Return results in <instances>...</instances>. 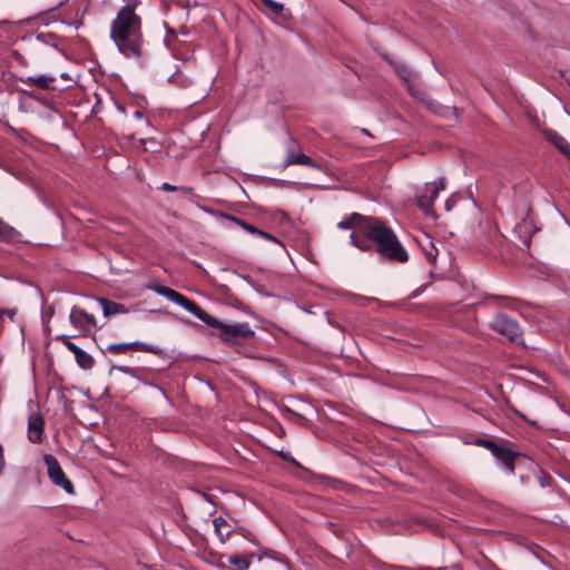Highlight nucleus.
Listing matches in <instances>:
<instances>
[{"label": "nucleus", "instance_id": "f257e3e1", "mask_svg": "<svg viewBox=\"0 0 570 570\" xmlns=\"http://www.w3.org/2000/svg\"><path fill=\"white\" fill-rule=\"evenodd\" d=\"M337 227L354 229L350 235V243L362 252L374 250L390 262L406 263L409 261V254L394 230L376 217L352 213L338 222Z\"/></svg>", "mask_w": 570, "mask_h": 570}, {"label": "nucleus", "instance_id": "f03ea898", "mask_svg": "<svg viewBox=\"0 0 570 570\" xmlns=\"http://www.w3.org/2000/svg\"><path fill=\"white\" fill-rule=\"evenodd\" d=\"M149 288L158 295H161L178 304L184 309L204 322L212 328L210 334L217 336L223 343L227 345L240 346L242 340L252 338L255 335V331L249 326L248 323L225 324L218 318L208 314L197 303L170 287L164 285H153Z\"/></svg>", "mask_w": 570, "mask_h": 570}, {"label": "nucleus", "instance_id": "7ed1b4c3", "mask_svg": "<svg viewBox=\"0 0 570 570\" xmlns=\"http://www.w3.org/2000/svg\"><path fill=\"white\" fill-rule=\"evenodd\" d=\"M140 3V0H127L110 26V39L119 52L128 59L138 61L145 58L141 18L136 13V8Z\"/></svg>", "mask_w": 570, "mask_h": 570}, {"label": "nucleus", "instance_id": "20e7f679", "mask_svg": "<svg viewBox=\"0 0 570 570\" xmlns=\"http://www.w3.org/2000/svg\"><path fill=\"white\" fill-rule=\"evenodd\" d=\"M489 326L502 336H505L510 342L522 344V330L519 323L507 314L498 313Z\"/></svg>", "mask_w": 570, "mask_h": 570}, {"label": "nucleus", "instance_id": "39448f33", "mask_svg": "<svg viewBox=\"0 0 570 570\" xmlns=\"http://www.w3.org/2000/svg\"><path fill=\"white\" fill-rule=\"evenodd\" d=\"M445 187V177H439L432 183H425L415 193L416 205L425 213H433V204L439 193Z\"/></svg>", "mask_w": 570, "mask_h": 570}, {"label": "nucleus", "instance_id": "423d86ee", "mask_svg": "<svg viewBox=\"0 0 570 570\" xmlns=\"http://www.w3.org/2000/svg\"><path fill=\"white\" fill-rule=\"evenodd\" d=\"M43 462L47 466V473L50 481L55 485L62 488L68 494H73L75 487L65 474L57 458L52 454H46L43 456Z\"/></svg>", "mask_w": 570, "mask_h": 570}, {"label": "nucleus", "instance_id": "0eeeda50", "mask_svg": "<svg viewBox=\"0 0 570 570\" xmlns=\"http://www.w3.org/2000/svg\"><path fill=\"white\" fill-rule=\"evenodd\" d=\"M70 323L79 328L83 336L90 334L91 328L96 326V318L92 314L87 313L86 311L73 307L69 315Z\"/></svg>", "mask_w": 570, "mask_h": 570}, {"label": "nucleus", "instance_id": "6e6552de", "mask_svg": "<svg viewBox=\"0 0 570 570\" xmlns=\"http://www.w3.org/2000/svg\"><path fill=\"white\" fill-rule=\"evenodd\" d=\"M57 340H59L71 353H73L75 360L81 368L90 370L94 367V357L78 345H76L73 342H71L70 336L59 335L57 336Z\"/></svg>", "mask_w": 570, "mask_h": 570}, {"label": "nucleus", "instance_id": "1a4fd4ad", "mask_svg": "<svg viewBox=\"0 0 570 570\" xmlns=\"http://www.w3.org/2000/svg\"><path fill=\"white\" fill-rule=\"evenodd\" d=\"M492 455L511 473L515 472V461L522 454L508 448L504 443H500Z\"/></svg>", "mask_w": 570, "mask_h": 570}, {"label": "nucleus", "instance_id": "9d476101", "mask_svg": "<svg viewBox=\"0 0 570 570\" xmlns=\"http://www.w3.org/2000/svg\"><path fill=\"white\" fill-rule=\"evenodd\" d=\"M45 419L40 413H32L28 417L27 436L31 443L39 444L43 440Z\"/></svg>", "mask_w": 570, "mask_h": 570}, {"label": "nucleus", "instance_id": "9b49d317", "mask_svg": "<svg viewBox=\"0 0 570 570\" xmlns=\"http://www.w3.org/2000/svg\"><path fill=\"white\" fill-rule=\"evenodd\" d=\"M0 243L17 246L26 242L22 240V233L20 230L0 218Z\"/></svg>", "mask_w": 570, "mask_h": 570}, {"label": "nucleus", "instance_id": "f8f14e48", "mask_svg": "<svg viewBox=\"0 0 570 570\" xmlns=\"http://www.w3.org/2000/svg\"><path fill=\"white\" fill-rule=\"evenodd\" d=\"M291 165H302L311 168H320L317 163L309 156L302 153H295L294 149L287 148L286 158L283 166L288 167Z\"/></svg>", "mask_w": 570, "mask_h": 570}, {"label": "nucleus", "instance_id": "ddd939ff", "mask_svg": "<svg viewBox=\"0 0 570 570\" xmlns=\"http://www.w3.org/2000/svg\"><path fill=\"white\" fill-rule=\"evenodd\" d=\"M96 299L101 306L102 314L106 317L128 313V308L124 304L110 301L106 297H97Z\"/></svg>", "mask_w": 570, "mask_h": 570}, {"label": "nucleus", "instance_id": "4468645a", "mask_svg": "<svg viewBox=\"0 0 570 570\" xmlns=\"http://www.w3.org/2000/svg\"><path fill=\"white\" fill-rule=\"evenodd\" d=\"M219 560L223 566L226 563L229 566L232 570H247L250 566L248 557L239 556V554H222Z\"/></svg>", "mask_w": 570, "mask_h": 570}, {"label": "nucleus", "instance_id": "2eb2a0df", "mask_svg": "<svg viewBox=\"0 0 570 570\" xmlns=\"http://www.w3.org/2000/svg\"><path fill=\"white\" fill-rule=\"evenodd\" d=\"M544 137L552 142L560 153L570 159V144L563 136L556 130H546Z\"/></svg>", "mask_w": 570, "mask_h": 570}, {"label": "nucleus", "instance_id": "dca6fc26", "mask_svg": "<svg viewBox=\"0 0 570 570\" xmlns=\"http://www.w3.org/2000/svg\"><path fill=\"white\" fill-rule=\"evenodd\" d=\"M56 80L55 77H50L47 75H40L38 77H19L18 81L22 83H30L36 86L37 88L41 90H53L55 88L51 86V83Z\"/></svg>", "mask_w": 570, "mask_h": 570}, {"label": "nucleus", "instance_id": "f3484780", "mask_svg": "<svg viewBox=\"0 0 570 570\" xmlns=\"http://www.w3.org/2000/svg\"><path fill=\"white\" fill-rule=\"evenodd\" d=\"M213 525L215 533L222 543H225L227 538L235 531L223 517L215 518Z\"/></svg>", "mask_w": 570, "mask_h": 570}, {"label": "nucleus", "instance_id": "a211bd4d", "mask_svg": "<svg viewBox=\"0 0 570 570\" xmlns=\"http://www.w3.org/2000/svg\"><path fill=\"white\" fill-rule=\"evenodd\" d=\"M139 351V352H146L151 353L155 355L160 356L163 354V350L154 344H148L139 341L129 342L128 343V351Z\"/></svg>", "mask_w": 570, "mask_h": 570}, {"label": "nucleus", "instance_id": "6ab92c4d", "mask_svg": "<svg viewBox=\"0 0 570 570\" xmlns=\"http://www.w3.org/2000/svg\"><path fill=\"white\" fill-rule=\"evenodd\" d=\"M165 29L166 37L164 39V43L169 50L176 51L178 49V46L181 43L178 39V33L168 23H165Z\"/></svg>", "mask_w": 570, "mask_h": 570}, {"label": "nucleus", "instance_id": "aec40b11", "mask_svg": "<svg viewBox=\"0 0 570 570\" xmlns=\"http://www.w3.org/2000/svg\"><path fill=\"white\" fill-rule=\"evenodd\" d=\"M421 100L425 104L429 110L440 116H444L445 111L448 110L446 108L442 107L439 102L431 99L430 96L428 95H423L421 97Z\"/></svg>", "mask_w": 570, "mask_h": 570}, {"label": "nucleus", "instance_id": "412c9836", "mask_svg": "<svg viewBox=\"0 0 570 570\" xmlns=\"http://www.w3.org/2000/svg\"><path fill=\"white\" fill-rule=\"evenodd\" d=\"M264 7L275 16H282L284 11V4L274 0H261Z\"/></svg>", "mask_w": 570, "mask_h": 570}, {"label": "nucleus", "instance_id": "4be33fe9", "mask_svg": "<svg viewBox=\"0 0 570 570\" xmlns=\"http://www.w3.org/2000/svg\"><path fill=\"white\" fill-rule=\"evenodd\" d=\"M474 444L485 448L491 453H493L500 443L484 438H476Z\"/></svg>", "mask_w": 570, "mask_h": 570}, {"label": "nucleus", "instance_id": "5701e85b", "mask_svg": "<svg viewBox=\"0 0 570 570\" xmlns=\"http://www.w3.org/2000/svg\"><path fill=\"white\" fill-rule=\"evenodd\" d=\"M56 39H57V36L51 32H41V33L37 35L38 41H41V42L52 46L55 48L57 47Z\"/></svg>", "mask_w": 570, "mask_h": 570}, {"label": "nucleus", "instance_id": "b1692460", "mask_svg": "<svg viewBox=\"0 0 570 570\" xmlns=\"http://www.w3.org/2000/svg\"><path fill=\"white\" fill-rule=\"evenodd\" d=\"M106 351L112 354H126L128 352V343H114L106 347Z\"/></svg>", "mask_w": 570, "mask_h": 570}, {"label": "nucleus", "instance_id": "393cba45", "mask_svg": "<svg viewBox=\"0 0 570 570\" xmlns=\"http://www.w3.org/2000/svg\"><path fill=\"white\" fill-rule=\"evenodd\" d=\"M205 212L209 213V214H214V215H217L222 218H225L227 220H230L233 223H235L236 225L239 226V223H242L243 219H240L239 217H236L234 215H230V214H227V213H223V212H215L213 209H208V208H203Z\"/></svg>", "mask_w": 570, "mask_h": 570}, {"label": "nucleus", "instance_id": "a878e982", "mask_svg": "<svg viewBox=\"0 0 570 570\" xmlns=\"http://www.w3.org/2000/svg\"><path fill=\"white\" fill-rule=\"evenodd\" d=\"M234 533H237L239 534L240 537L247 539L248 541L253 542L255 546H259L258 542L256 541L255 537L253 535V533L245 529V528H234Z\"/></svg>", "mask_w": 570, "mask_h": 570}, {"label": "nucleus", "instance_id": "bb28decb", "mask_svg": "<svg viewBox=\"0 0 570 570\" xmlns=\"http://www.w3.org/2000/svg\"><path fill=\"white\" fill-rule=\"evenodd\" d=\"M394 68H395V71L396 73L402 78V79H407L411 77V71L410 69L407 68L406 65H403V63H396L394 65Z\"/></svg>", "mask_w": 570, "mask_h": 570}, {"label": "nucleus", "instance_id": "cd10ccee", "mask_svg": "<svg viewBox=\"0 0 570 570\" xmlns=\"http://www.w3.org/2000/svg\"><path fill=\"white\" fill-rule=\"evenodd\" d=\"M262 550V556L263 557H267V558H271V559H274V560H277V561H282L283 560V556H281L278 552L274 551V550H268V549H265V548H261Z\"/></svg>", "mask_w": 570, "mask_h": 570}, {"label": "nucleus", "instance_id": "c85d7f7f", "mask_svg": "<svg viewBox=\"0 0 570 570\" xmlns=\"http://www.w3.org/2000/svg\"><path fill=\"white\" fill-rule=\"evenodd\" d=\"M256 235H258V236L263 237V238H264V239H266V240H269V242H274V243L279 244V240H278L274 235H272V234H269V233H267V232H265V230H262V229H259V228H258V230H257V234H256Z\"/></svg>", "mask_w": 570, "mask_h": 570}, {"label": "nucleus", "instance_id": "c756f323", "mask_svg": "<svg viewBox=\"0 0 570 570\" xmlns=\"http://www.w3.org/2000/svg\"><path fill=\"white\" fill-rule=\"evenodd\" d=\"M239 227H242L243 229H245L246 232L250 233V234H257V230L258 228L245 220H242V223H239Z\"/></svg>", "mask_w": 570, "mask_h": 570}, {"label": "nucleus", "instance_id": "7c9ffc66", "mask_svg": "<svg viewBox=\"0 0 570 570\" xmlns=\"http://www.w3.org/2000/svg\"><path fill=\"white\" fill-rule=\"evenodd\" d=\"M159 189L163 191H168V193L179 191V186L171 185L169 183H163L161 186L159 187Z\"/></svg>", "mask_w": 570, "mask_h": 570}, {"label": "nucleus", "instance_id": "2f4dec72", "mask_svg": "<svg viewBox=\"0 0 570 570\" xmlns=\"http://www.w3.org/2000/svg\"><path fill=\"white\" fill-rule=\"evenodd\" d=\"M179 191L183 193L184 195H187V196H190V197H195V190L193 187H189V186H179Z\"/></svg>", "mask_w": 570, "mask_h": 570}, {"label": "nucleus", "instance_id": "473e14b6", "mask_svg": "<svg viewBox=\"0 0 570 570\" xmlns=\"http://www.w3.org/2000/svg\"><path fill=\"white\" fill-rule=\"evenodd\" d=\"M118 371H120L121 373L124 374H128V375H134V372H135V368L132 367H129V366H117L116 367Z\"/></svg>", "mask_w": 570, "mask_h": 570}, {"label": "nucleus", "instance_id": "72a5a7b5", "mask_svg": "<svg viewBox=\"0 0 570 570\" xmlns=\"http://www.w3.org/2000/svg\"><path fill=\"white\" fill-rule=\"evenodd\" d=\"M1 315H6L8 316L11 321H13L14 316H16V311L14 309H2L1 311Z\"/></svg>", "mask_w": 570, "mask_h": 570}, {"label": "nucleus", "instance_id": "f704fd0d", "mask_svg": "<svg viewBox=\"0 0 570 570\" xmlns=\"http://www.w3.org/2000/svg\"><path fill=\"white\" fill-rule=\"evenodd\" d=\"M245 557H248V560L250 561V559H257L258 561L262 560L263 556L262 554H257V553H254V552H250V553H246L244 554Z\"/></svg>", "mask_w": 570, "mask_h": 570}, {"label": "nucleus", "instance_id": "c9c22d12", "mask_svg": "<svg viewBox=\"0 0 570 570\" xmlns=\"http://www.w3.org/2000/svg\"><path fill=\"white\" fill-rule=\"evenodd\" d=\"M177 33H179L181 36H188L189 35V30H188L187 27L183 26V27L179 28V31Z\"/></svg>", "mask_w": 570, "mask_h": 570}, {"label": "nucleus", "instance_id": "e433bc0d", "mask_svg": "<svg viewBox=\"0 0 570 570\" xmlns=\"http://www.w3.org/2000/svg\"><path fill=\"white\" fill-rule=\"evenodd\" d=\"M426 257L430 262H434L436 258V254H434L433 252H426Z\"/></svg>", "mask_w": 570, "mask_h": 570}, {"label": "nucleus", "instance_id": "4c0bfd02", "mask_svg": "<svg viewBox=\"0 0 570 570\" xmlns=\"http://www.w3.org/2000/svg\"><path fill=\"white\" fill-rule=\"evenodd\" d=\"M494 298L498 299V301H504L505 302L504 306H507L509 308L512 307L511 304H510V301L508 298H505V297H494Z\"/></svg>", "mask_w": 570, "mask_h": 570}, {"label": "nucleus", "instance_id": "58836bf2", "mask_svg": "<svg viewBox=\"0 0 570 570\" xmlns=\"http://www.w3.org/2000/svg\"><path fill=\"white\" fill-rule=\"evenodd\" d=\"M515 413H517V414H518L522 420H524L525 422H528L529 424H531V425H534V424H535L534 422L529 421V420L524 416V414H522V413H520V412H518V411H515Z\"/></svg>", "mask_w": 570, "mask_h": 570}, {"label": "nucleus", "instance_id": "ea45409f", "mask_svg": "<svg viewBox=\"0 0 570 570\" xmlns=\"http://www.w3.org/2000/svg\"><path fill=\"white\" fill-rule=\"evenodd\" d=\"M134 115H135L136 118H141L142 117V112L139 111V110H136Z\"/></svg>", "mask_w": 570, "mask_h": 570}, {"label": "nucleus", "instance_id": "a19ab883", "mask_svg": "<svg viewBox=\"0 0 570 570\" xmlns=\"http://www.w3.org/2000/svg\"><path fill=\"white\" fill-rule=\"evenodd\" d=\"M13 56L18 59H21V55L18 51H13Z\"/></svg>", "mask_w": 570, "mask_h": 570}, {"label": "nucleus", "instance_id": "79ce46f5", "mask_svg": "<svg viewBox=\"0 0 570 570\" xmlns=\"http://www.w3.org/2000/svg\"><path fill=\"white\" fill-rule=\"evenodd\" d=\"M61 78L67 79V78H68V73H67V72H63V73L61 75Z\"/></svg>", "mask_w": 570, "mask_h": 570}]
</instances>
